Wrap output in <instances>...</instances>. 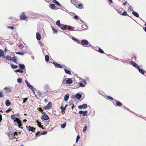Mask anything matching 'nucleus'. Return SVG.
<instances>
[{"mask_svg": "<svg viewBox=\"0 0 146 146\" xmlns=\"http://www.w3.org/2000/svg\"><path fill=\"white\" fill-rule=\"evenodd\" d=\"M53 2L55 3V4H57V5L61 6V5L60 3L57 1L56 0H53Z\"/></svg>", "mask_w": 146, "mask_h": 146, "instance_id": "c85d7f7f", "label": "nucleus"}, {"mask_svg": "<svg viewBox=\"0 0 146 146\" xmlns=\"http://www.w3.org/2000/svg\"><path fill=\"white\" fill-rule=\"evenodd\" d=\"M7 28L11 30H13L14 29V27L12 26H8L7 27Z\"/></svg>", "mask_w": 146, "mask_h": 146, "instance_id": "37998d69", "label": "nucleus"}, {"mask_svg": "<svg viewBox=\"0 0 146 146\" xmlns=\"http://www.w3.org/2000/svg\"><path fill=\"white\" fill-rule=\"evenodd\" d=\"M3 93L1 92H0V98H2L3 97Z\"/></svg>", "mask_w": 146, "mask_h": 146, "instance_id": "de8ad7c7", "label": "nucleus"}, {"mask_svg": "<svg viewBox=\"0 0 146 146\" xmlns=\"http://www.w3.org/2000/svg\"><path fill=\"white\" fill-rule=\"evenodd\" d=\"M5 59L8 60H11V57H9L8 56H5Z\"/></svg>", "mask_w": 146, "mask_h": 146, "instance_id": "c756f323", "label": "nucleus"}, {"mask_svg": "<svg viewBox=\"0 0 146 146\" xmlns=\"http://www.w3.org/2000/svg\"><path fill=\"white\" fill-rule=\"evenodd\" d=\"M36 38L38 40H40L41 38L40 35L38 33H36Z\"/></svg>", "mask_w": 146, "mask_h": 146, "instance_id": "2eb2a0df", "label": "nucleus"}, {"mask_svg": "<svg viewBox=\"0 0 146 146\" xmlns=\"http://www.w3.org/2000/svg\"><path fill=\"white\" fill-rule=\"evenodd\" d=\"M79 86L82 87H84L85 86V85L81 82L79 83Z\"/></svg>", "mask_w": 146, "mask_h": 146, "instance_id": "72a5a7b5", "label": "nucleus"}, {"mask_svg": "<svg viewBox=\"0 0 146 146\" xmlns=\"http://www.w3.org/2000/svg\"><path fill=\"white\" fill-rule=\"evenodd\" d=\"M17 82L19 83H21L22 82V79L21 78H19L17 79Z\"/></svg>", "mask_w": 146, "mask_h": 146, "instance_id": "58836bf2", "label": "nucleus"}, {"mask_svg": "<svg viewBox=\"0 0 146 146\" xmlns=\"http://www.w3.org/2000/svg\"><path fill=\"white\" fill-rule=\"evenodd\" d=\"M130 63L133 66H134L137 69L138 68H139V66L137 65V64H136L134 62L131 61L130 62Z\"/></svg>", "mask_w": 146, "mask_h": 146, "instance_id": "9b49d317", "label": "nucleus"}, {"mask_svg": "<svg viewBox=\"0 0 146 146\" xmlns=\"http://www.w3.org/2000/svg\"><path fill=\"white\" fill-rule=\"evenodd\" d=\"M87 107V105L86 104H83L82 105H80L78 106V108L80 109H82V108H86Z\"/></svg>", "mask_w": 146, "mask_h": 146, "instance_id": "6e6552de", "label": "nucleus"}, {"mask_svg": "<svg viewBox=\"0 0 146 146\" xmlns=\"http://www.w3.org/2000/svg\"><path fill=\"white\" fill-rule=\"evenodd\" d=\"M52 30L53 31V32L54 33H57V30L54 29V28H53V27H52Z\"/></svg>", "mask_w": 146, "mask_h": 146, "instance_id": "4c0bfd02", "label": "nucleus"}, {"mask_svg": "<svg viewBox=\"0 0 146 146\" xmlns=\"http://www.w3.org/2000/svg\"><path fill=\"white\" fill-rule=\"evenodd\" d=\"M87 128V126H84V128L83 129V132H84L86 131Z\"/></svg>", "mask_w": 146, "mask_h": 146, "instance_id": "c03bdc74", "label": "nucleus"}, {"mask_svg": "<svg viewBox=\"0 0 146 146\" xmlns=\"http://www.w3.org/2000/svg\"><path fill=\"white\" fill-rule=\"evenodd\" d=\"M108 98L110 99L111 100H113V98L111 97L110 96H108Z\"/></svg>", "mask_w": 146, "mask_h": 146, "instance_id": "4d7b16f0", "label": "nucleus"}, {"mask_svg": "<svg viewBox=\"0 0 146 146\" xmlns=\"http://www.w3.org/2000/svg\"><path fill=\"white\" fill-rule=\"evenodd\" d=\"M72 82V80L70 78H67V80L66 81V83L69 84H71Z\"/></svg>", "mask_w": 146, "mask_h": 146, "instance_id": "f8f14e48", "label": "nucleus"}, {"mask_svg": "<svg viewBox=\"0 0 146 146\" xmlns=\"http://www.w3.org/2000/svg\"><path fill=\"white\" fill-rule=\"evenodd\" d=\"M116 101V104L117 106H122V104L121 102L117 100Z\"/></svg>", "mask_w": 146, "mask_h": 146, "instance_id": "4be33fe9", "label": "nucleus"}, {"mask_svg": "<svg viewBox=\"0 0 146 146\" xmlns=\"http://www.w3.org/2000/svg\"><path fill=\"white\" fill-rule=\"evenodd\" d=\"M17 58L16 57L14 56L13 57H12V59H13V62H17Z\"/></svg>", "mask_w": 146, "mask_h": 146, "instance_id": "f704fd0d", "label": "nucleus"}, {"mask_svg": "<svg viewBox=\"0 0 146 146\" xmlns=\"http://www.w3.org/2000/svg\"><path fill=\"white\" fill-rule=\"evenodd\" d=\"M128 10H130L131 11H132L133 10V9H132V7L130 5H129V6L128 7Z\"/></svg>", "mask_w": 146, "mask_h": 146, "instance_id": "a18cd8bd", "label": "nucleus"}, {"mask_svg": "<svg viewBox=\"0 0 146 146\" xmlns=\"http://www.w3.org/2000/svg\"><path fill=\"white\" fill-rule=\"evenodd\" d=\"M64 71L65 72L68 74H69V75H70L71 74V72L70 71L68 70V69H66V68H65L64 69Z\"/></svg>", "mask_w": 146, "mask_h": 146, "instance_id": "aec40b11", "label": "nucleus"}, {"mask_svg": "<svg viewBox=\"0 0 146 146\" xmlns=\"http://www.w3.org/2000/svg\"><path fill=\"white\" fill-rule=\"evenodd\" d=\"M67 29L69 30H70L71 29V27H68L67 28Z\"/></svg>", "mask_w": 146, "mask_h": 146, "instance_id": "774afa93", "label": "nucleus"}, {"mask_svg": "<svg viewBox=\"0 0 146 146\" xmlns=\"http://www.w3.org/2000/svg\"><path fill=\"white\" fill-rule=\"evenodd\" d=\"M121 15L123 16H127V14L126 11H124L123 14H121Z\"/></svg>", "mask_w": 146, "mask_h": 146, "instance_id": "a19ab883", "label": "nucleus"}, {"mask_svg": "<svg viewBox=\"0 0 146 146\" xmlns=\"http://www.w3.org/2000/svg\"><path fill=\"white\" fill-rule=\"evenodd\" d=\"M89 43L88 41L84 39L81 41V44L83 46L86 45Z\"/></svg>", "mask_w": 146, "mask_h": 146, "instance_id": "20e7f679", "label": "nucleus"}, {"mask_svg": "<svg viewBox=\"0 0 146 146\" xmlns=\"http://www.w3.org/2000/svg\"><path fill=\"white\" fill-rule=\"evenodd\" d=\"M53 64L56 67L59 68H62V66L60 64H58L56 62H53Z\"/></svg>", "mask_w": 146, "mask_h": 146, "instance_id": "1a4fd4ad", "label": "nucleus"}, {"mask_svg": "<svg viewBox=\"0 0 146 146\" xmlns=\"http://www.w3.org/2000/svg\"><path fill=\"white\" fill-rule=\"evenodd\" d=\"M71 2L73 4H74V3H75V4L76 3H75V0H71Z\"/></svg>", "mask_w": 146, "mask_h": 146, "instance_id": "8fccbe9b", "label": "nucleus"}, {"mask_svg": "<svg viewBox=\"0 0 146 146\" xmlns=\"http://www.w3.org/2000/svg\"><path fill=\"white\" fill-rule=\"evenodd\" d=\"M50 8L52 9H54L55 7V5L53 4H51L50 5Z\"/></svg>", "mask_w": 146, "mask_h": 146, "instance_id": "bb28decb", "label": "nucleus"}, {"mask_svg": "<svg viewBox=\"0 0 146 146\" xmlns=\"http://www.w3.org/2000/svg\"><path fill=\"white\" fill-rule=\"evenodd\" d=\"M27 18L25 15V13L24 12H22V14L20 16V19L21 20H25Z\"/></svg>", "mask_w": 146, "mask_h": 146, "instance_id": "7ed1b4c3", "label": "nucleus"}, {"mask_svg": "<svg viewBox=\"0 0 146 146\" xmlns=\"http://www.w3.org/2000/svg\"><path fill=\"white\" fill-rule=\"evenodd\" d=\"M40 43V45L41 46H42L43 45V44L41 42H39Z\"/></svg>", "mask_w": 146, "mask_h": 146, "instance_id": "69168bd1", "label": "nucleus"}, {"mask_svg": "<svg viewBox=\"0 0 146 146\" xmlns=\"http://www.w3.org/2000/svg\"><path fill=\"white\" fill-rule=\"evenodd\" d=\"M132 14L134 16H135L136 17L138 18L139 17V14L137 13L136 12L134 11H133Z\"/></svg>", "mask_w": 146, "mask_h": 146, "instance_id": "5701e85b", "label": "nucleus"}, {"mask_svg": "<svg viewBox=\"0 0 146 146\" xmlns=\"http://www.w3.org/2000/svg\"><path fill=\"white\" fill-rule=\"evenodd\" d=\"M69 94H67L65 95L64 97V101H67L69 98Z\"/></svg>", "mask_w": 146, "mask_h": 146, "instance_id": "a211bd4d", "label": "nucleus"}, {"mask_svg": "<svg viewBox=\"0 0 146 146\" xmlns=\"http://www.w3.org/2000/svg\"><path fill=\"white\" fill-rule=\"evenodd\" d=\"M137 69H138L139 71L142 74H144L145 72L144 70L143 69L140 68L139 66V68H138Z\"/></svg>", "mask_w": 146, "mask_h": 146, "instance_id": "f3484780", "label": "nucleus"}, {"mask_svg": "<svg viewBox=\"0 0 146 146\" xmlns=\"http://www.w3.org/2000/svg\"><path fill=\"white\" fill-rule=\"evenodd\" d=\"M74 19H78V16L77 15H75L74 16Z\"/></svg>", "mask_w": 146, "mask_h": 146, "instance_id": "603ef678", "label": "nucleus"}, {"mask_svg": "<svg viewBox=\"0 0 146 146\" xmlns=\"http://www.w3.org/2000/svg\"><path fill=\"white\" fill-rule=\"evenodd\" d=\"M15 72H19L21 73H22L23 72V71L21 69L17 70H15Z\"/></svg>", "mask_w": 146, "mask_h": 146, "instance_id": "2f4dec72", "label": "nucleus"}, {"mask_svg": "<svg viewBox=\"0 0 146 146\" xmlns=\"http://www.w3.org/2000/svg\"><path fill=\"white\" fill-rule=\"evenodd\" d=\"M19 67L21 69H23L25 68V66L23 64H20L19 65Z\"/></svg>", "mask_w": 146, "mask_h": 146, "instance_id": "b1692460", "label": "nucleus"}, {"mask_svg": "<svg viewBox=\"0 0 146 146\" xmlns=\"http://www.w3.org/2000/svg\"><path fill=\"white\" fill-rule=\"evenodd\" d=\"M66 125V123H64L63 124H62L61 125V127L63 129L65 127Z\"/></svg>", "mask_w": 146, "mask_h": 146, "instance_id": "473e14b6", "label": "nucleus"}, {"mask_svg": "<svg viewBox=\"0 0 146 146\" xmlns=\"http://www.w3.org/2000/svg\"><path fill=\"white\" fill-rule=\"evenodd\" d=\"M52 106L50 102L48 104L43 107V109L45 110L49 109Z\"/></svg>", "mask_w": 146, "mask_h": 146, "instance_id": "39448f33", "label": "nucleus"}, {"mask_svg": "<svg viewBox=\"0 0 146 146\" xmlns=\"http://www.w3.org/2000/svg\"><path fill=\"white\" fill-rule=\"evenodd\" d=\"M2 120V116L1 115H0V123L1 122Z\"/></svg>", "mask_w": 146, "mask_h": 146, "instance_id": "052dcab7", "label": "nucleus"}, {"mask_svg": "<svg viewBox=\"0 0 146 146\" xmlns=\"http://www.w3.org/2000/svg\"><path fill=\"white\" fill-rule=\"evenodd\" d=\"M16 54L20 55L21 54V52H17V53H16Z\"/></svg>", "mask_w": 146, "mask_h": 146, "instance_id": "338daca9", "label": "nucleus"}, {"mask_svg": "<svg viewBox=\"0 0 146 146\" xmlns=\"http://www.w3.org/2000/svg\"><path fill=\"white\" fill-rule=\"evenodd\" d=\"M41 119L42 120H46L49 119V117L47 115L44 114L41 117Z\"/></svg>", "mask_w": 146, "mask_h": 146, "instance_id": "423d86ee", "label": "nucleus"}, {"mask_svg": "<svg viewBox=\"0 0 146 146\" xmlns=\"http://www.w3.org/2000/svg\"><path fill=\"white\" fill-rule=\"evenodd\" d=\"M83 113V111H80L79 112V113L80 114H82Z\"/></svg>", "mask_w": 146, "mask_h": 146, "instance_id": "864d4df0", "label": "nucleus"}, {"mask_svg": "<svg viewBox=\"0 0 146 146\" xmlns=\"http://www.w3.org/2000/svg\"><path fill=\"white\" fill-rule=\"evenodd\" d=\"M75 5L76 7L78 8L82 9V7L83 6V4H77L76 3L75 4Z\"/></svg>", "mask_w": 146, "mask_h": 146, "instance_id": "ddd939ff", "label": "nucleus"}, {"mask_svg": "<svg viewBox=\"0 0 146 146\" xmlns=\"http://www.w3.org/2000/svg\"><path fill=\"white\" fill-rule=\"evenodd\" d=\"M82 82L84 83L85 85L87 84V82L85 80H82Z\"/></svg>", "mask_w": 146, "mask_h": 146, "instance_id": "3c124183", "label": "nucleus"}, {"mask_svg": "<svg viewBox=\"0 0 146 146\" xmlns=\"http://www.w3.org/2000/svg\"><path fill=\"white\" fill-rule=\"evenodd\" d=\"M25 82L27 86L33 92H34L35 90L34 89L33 86L29 84L28 82L26 80H25Z\"/></svg>", "mask_w": 146, "mask_h": 146, "instance_id": "f03ea898", "label": "nucleus"}, {"mask_svg": "<svg viewBox=\"0 0 146 146\" xmlns=\"http://www.w3.org/2000/svg\"><path fill=\"white\" fill-rule=\"evenodd\" d=\"M41 93H40V92H39L38 93V95L39 96V97L41 95Z\"/></svg>", "mask_w": 146, "mask_h": 146, "instance_id": "bf43d9fd", "label": "nucleus"}, {"mask_svg": "<svg viewBox=\"0 0 146 146\" xmlns=\"http://www.w3.org/2000/svg\"><path fill=\"white\" fill-rule=\"evenodd\" d=\"M98 51L99 52H100V53H102V54L104 53V51L101 48H99V50H98Z\"/></svg>", "mask_w": 146, "mask_h": 146, "instance_id": "c9c22d12", "label": "nucleus"}, {"mask_svg": "<svg viewBox=\"0 0 146 146\" xmlns=\"http://www.w3.org/2000/svg\"><path fill=\"white\" fill-rule=\"evenodd\" d=\"M38 110L41 112H42V111H43V110L41 108H39Z\"/></svg>", "mask_w": 146, "mask_h": 146, "instance_id": "13d9d810", "label": "nucleus"}, {"mask_svg": "<svg viewBox=\"0 0 146 146\" xmlns=\"http://www.w3.org/2000/svg\"><path fill=\"white\" fill-rule=\"evenodd\" d=\"M67 106V105H66V106L65 107H64L63 108H62V107H61V108L62 110L61 113L62 114H64L65 113V108Z\"/></svg>", "mask_w": 146, "mask_h": 146, "instance_id": "412c9836", "label": "nucleus"}, {"mask_svg": "<svg viewBox=\"0 0 146 146\" xmlns=\"http://www.w3.org/2000/svg\"><path fill=\"white\" fill-rule=\"evenodd\" d=\"M11 118L16 123L15 125L18 126L19 128L22 129V127H21L22 126V125L21 124V122L18 118H16L15 117V114L11 116Z\"/></svg>", "mask_w": 146, "mask_h": 146, "instance_id": "f257e3e1", "label": "nucleus"}, {"mask_svg": "<svg viewBox=\"0 0 146 146\" xmlns=\"http://www.w3.org/2000/svg\"><path fill=\"white\" fill-rule=\"evenodd\" d=\"M67 26V25H64L63 24H61L59 27L62 30H66V29Z\"/></svg>", "mask_w": 146, "mask_h": 146, "instance_id": "9d476101", "label": "nucleus"}, {"mask_svg": "<svg viewBox=\"0 0 146 146\" xmlns=\"http://www.w3.org/2000/svg\"><path fill=\"white\" fill-rule=\"evenodd\" d=\"M9 51V50L7 48H5V52H8Z\"/></svg>", "mask_w": 146, "mask_h": 146, "instance_id": "680f3d73", "label": "nucleus"}, {"mask_svg": "<svg viewBox=\"0 0 146 146\" xmlns=\"http://www.w3.org/2000/svg\"><path fill=\"white\" fill-rule=\"evenodd\" d=\"M11 67L13 69L16 68L18 66L17 65H15L13 64H11Z\"/></svg>", "mask_w": 146, "mask_h": 146, "instance_id": "cd10ccee", "label": "nucleus"}, {"mask_svg": "<svg viewBox=\"0 0 146 146\" xmlns=\"http://www.w3.org/2000/svg\"><path fill=\"white\" fill-rule=\"evenodd\" d=\"M17 135V132H15L13 133V134H12V135L13 136V137H14V136H15V135Z\"/></svg>", "mask_w": 146, "mask_h": 146, "instance_id": "09e8293b", "label": "nucleus"}, {"mask_svg": "<svg viewBox=\"0 0 146 146\" xmlns=\"http://www.w3.org/2000/svg\"><path fill=\"white\" fill-rule=\"evenodd\" d=\"M23 103H25L26 102V101L27 100V98H23Z\"/></svg>", "mask_w": 146, "mask_h": 146, "instance_id": "49530a36", "label": "nucleus"}, {"mask_svg": "<svg viewBox=\"0 0 146 146\" xmlns=\"http://www.w3.org/2000/svg\"><path fill=\"white\" fill-rule=\"evenodd\" d=\"M47 131H44V132L43 133L41 134H42V135H44V134H47Z\"/></svg>", "mask_w": 146, "mask_h": 146, "instance_id": "5fc2aeb1", "label": "nucleus"}, {"mask_svg": "<svg viewBox=\"0 0 146 146\" xmlns=\"http://www.w3.org/2000/svg\"><path fill=\"white\" fill-rule=\"evenodd\" d=\"M11 103L8 100H7L5 101V104L7 106H9L10 105Z\"/></svg>", "mask_w": 146, "mask_h": 146, "instance_id": "6ab92c4d", "label": "nucleus"}, {"mask_svg": "<svg viewBox=\"0 0 146 146\" xmlns=\"http://www.w3.org/2000/svg\"><path fill=\"white\" fill-rule=\"evenodd\" d=\"M80 136L79 135H78L77 136L76 140V142H77L78 141V140L80 139Z\"/></svg>", "mask_w": 146, "mask_h": 146, "instance_id": "79ce46f5", "label": "nucleus"}, {"mask_svg": "<svg viewBox=\"0 0 146 146\" xmlns=\"http://www.w3.org/2000/svg\"><path fill=\"white\" fill-rule=\"evenodd\" d=\"M15 116L19 117L20 116V115L19 113H17L16 114H15Z\"/></svg>", "mask_w": 146, "mask_h": 146, "instance_id": "6e6d98bb", "label": "nucleus"}, {"mask_svg": "<svg viewBox=\"0 0 146 146\" xmlns=\"http://www.w3.org/2000/svg\"><path fill=\"white\" fill-rule=\"evenodd\" d=\"M40 133V132H37L36 134V135H38Z\"/></svg>", "mask_w": 146, "mask_h": 146, "instance_id": "e2e57ef3", "label": "nucleus"}, {"mask_svg": "<svg viewBox=\"0 0 146 146\" xmlns=\"http://www.w3.org/2000/svg\"><path fill=\"white\" fill-rule=\"evenodd\" d=\"M45 59L46 62H47L49 60V57L47 55H46L45 56Z\"/></svg>", "mask_w": 146, "mask_h": 146, "instance_id": "7c9ffc66", "label": "nucleus"}, {"mask_svg": "<svg viewBox=\"0 0 146 146\" xmlns=\"http://www.w3.org/2000/svg\"><path fill=\"white\" fill-rule=\"evenodd\" d=\"M82 97V95L79 93H77L75 95V97L78 99H80Z\"/></svg>", "mask_w": 146, "mask_h": 146, "instance_id": "dca6fc26", "label": "nucleus"}, {"mask_svg": "<svg viewBox=\"0 0 146 146\" xmlns=\"http://www.w3.org/2000/svg\"><path fill=\"white\" fill-rule=\"evenodd\" d=\"M71 38L73 40L76 41L78 43H80V41L78 39H76L74 37H72Z\"/></svg>", "mask_w": 146, "mask_h": 146, "instance_id": "a878e982", "label": "nucleus"}, {"mask_svg": "<svg viewBox=\"0 0 146 146\" xmlns=\"http://www.w3.org/2000/svg\"><path fill=\"white\" fill-rule=\"evenodd\" d=\"M27 128L29 130L31 131L32 132L34 131L35 128L31 126H26Z\"/></svg>", "mask_w": 146, "mask_h": 146, "instance_id": "0eeeda50", "label": "nucleus"}, {"mask_svg": "<svg viewBox=\"0 0 146 146\" xmlns=\"http://www.w3.org/2000/svg\"><path fill=\"white\" fill-rule=\"evenodd\" d=\"M10 111V110L9 109H8V110H6V111L5 112H6L8 113V112H9Z\"/></svg>", "mask_w": 146, "mask_h": 146, "instance_id": "0e129e2a", "label": "nucleus"}, {"mask_svg": "<svg viewBox=\"0 0 146 146\" xmlns=\"http://www.w3.org/2000/svg\"><path fill=\"white\" fill-rule=\"evenodd\" d=\"M88 113V111H83V114L84 116L86 115Z\"/></svg>", "mask_w": 146, "mask_h": 146, "instance_id": "ea45409f", "label": "nucleus"}, {"mask_svg": "<svg viewBox=\"0 0 146 146\" xmlns=\"http://www.w3.org/2000/svg\"><path fill=\"white\" fill-rule=\"evenodd\" d=\"M0 56H2L3 58H5V56H4V52L1 49H0Z\"/></svg>", "mask_w": 146, "mask_h": 146, "instance_id": "4468645a", "label": "nucleus"}, {"mask_svg": "<svg viewBox=\"0 0 146 146\" xmlns=\"http://www.w3.org/2000/svg\"><path fill=\"white\" fill-rule=\"evenodd\" d=\"M36 123H37L38 126L39 127H40V128H41L43 129V128L42 127L43 125H41V123L39 121H37L36 122Z\"/></svg>", "mask_w": 146, "mask_h": 146, "instance_id": "393cba45", "label": "nucleus"}, {"mask_svg": "<svg viewBox=\"0 0 146 146\" xmlns=\"http://www.w3.org/2000/svg\"><path fill=\"white\" fill-rule=\"evenodd\" d=\"M61 24L60 23V21L59 20H57L56 22V25L59 27Z\"/></svg>", "mask_w": 146, "mask_h": 146, "instance_id": "e433bc0d", "label": "nucleus"}]
</instances>
